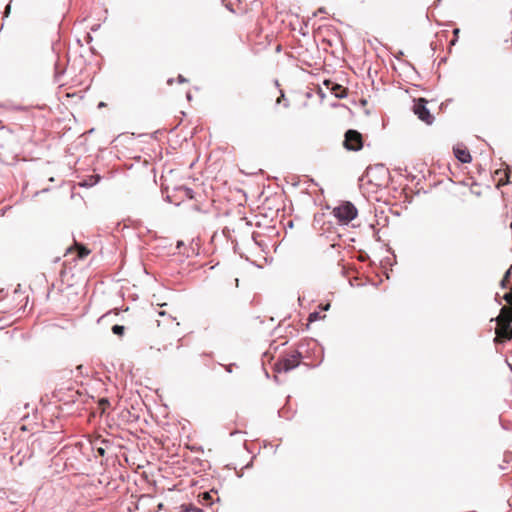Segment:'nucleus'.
Instances as JSON below:
<instances>
[{
    "label": "nucleus",
    "mask_w": 512,
    "mask_h": 512,
    "mask_svg": "<svg viewBox=\"0 0 512 512\" xmlns=\"http://www.w3.org/2000/svg\"><path fill=\"white\" fill-rule=\"evenodd\" d=\"M497 327L495 329L494 343L496 345L504 344L512 339V305L510 307L503 306L497 317L492 318Z\"/></svg>",
    "instance_id": "1"
},
{
    "label": "nucleus",
    "mask_w": 512,
    "mask_h": 512,
    "mask_svg": "<svg viewBox=\"0 0 512 512\" xmlns=\"http://www.w3.org/2000/svg\"><path fill=\"white\" fill-rule=\"evenodd\" d=\"M357 214V208L349 201H346L333 209V215L342 224H348L357 217Z\"/></svg>",
    "instance_id": "2"
},
{
    "label": "nucleus",
    "mask_w": 512,
    "mask_h": 512,
    "mask_svg": "<svg viewBox=\"0 0 512 512\" xmlns=\"http://www.w3.org/2000/svg\"><path fill=\"white\" fill-rule=\"evenodd\" d=\"M302 358V353L295 350L291 354H288L277 361L275 364V371L278 373L289 372L299 366Z\"/></svg>",
    "instance_id": "3"
},
{
    "label": "nucleus",
    "mask_w": 512,
    "mask_h": 512,
    "mask_svg": "<svg viewBox=\"0 0 512 512\" xmlns=\"http://www.w3.org/2000/svg\"><path fill=\"white\" fill-rule=\"evenodd\" d=\"M81 393L73 387H60L53 392V398L64 405L75 404L79 401Z\"/></svg>",
    "instance_id": "4"
},
{
    "label": "nucleus",
    "mask_w": 512,
    "mask_h": 512,
    "mask_svg": "<svg viewBox=\"0 0 512 512\" xmlns=\"http://www.w3.org/2000/svg\"><path fill=\"white\" fill-rule=\"evenodd\" d=\"M343 146L350 151H359L363 147L362 134L354 129H349L345 133Z\"/></svg>",
    "instance_id": "5"
},
{
    "label": "nucleus",
    "mask_w": 512,
    "mask_h": 512,
    "mask_svg": "<svg viewBox=\"0 0 512 512\" xmlns=\"http://www.w3.org/2000/svg\"><path fill=\"white\" fill-rule=\"evenodd\" d=\"M426 104L427 101L423 98H420L415 102L413 110L421 121L425 122L426 124H432L434 121V117L430 113Z\"/></svg>",
    "instance_id": "6"
},
{
    "label": "nucleus",
    "mask_w": 512,
    "mask_h": 512,
    "mask_svg": "<svg viewBox=\"0 0 512 512\" xmlns=\"http://www.w3.org/2000/svg\"><path fill=\"white\" fill-rule=\"evenodd\" d=\"M54 43L55 39L51 40L49 57L54 68V81L58 83L61 76L65 73V67L61 66L59 62V56L55 51Z\"/></svg>",
    "instance_id": "7"
},
{
    "label": "nucleus",
    "mask_w": 512,
    "mask_h": 512,
    "mask_svg": "<svg viewBox=\"0 0 512 512\" xmlns=\"http://www.w3.org/2000/svg\"><path fill=\"white\" fill-rule=\"evenodd\" d=\"M212 493L217 494L218 491L213 488L210 491H205V492L199 493V495H198V502L201 505H204V506L212 505L215 502V500L212 497ZM219 501H220V498L217 497L216 498V502H219Z\"/></svg>",
    "instance_id": "8"
},
{
    "label": "nucleus",
    "mask_w": 512,
    "mask_h": 512,
    "mask_svg": "<svg viewBox=\"0 0 512 512\" xmlns=\"http://www.w3.org/2000/svg\"><path fill=\"white\" fill-rule=\"evenodd\" d=\"M454 155L458 161L461 163H470L472 161V157L470 152L465 148L456 147L454 148Z\"/></svg>",
    "instance_id": "9"
},
{
    "label": "nucleus",
    "mask_w": 512,
    "mask_h": 512,
    "mask_svg": "<svg viewBox=\"0 0 512 512\" xmlns=\"http://www.w3.org/2000/svg\"><path fill=\"white\" fill-rule=\"evenodd\" d=\"M331 90L333 91L337 98H344L347 95L345 88L336 83L333 84Z\"/></svg>",
    "instance_id": "10"
},
{
    "label": "nucleus",
    "mask_w": 512,
    "mask_h": 512,
    "mask_svg": "<svg viewBox=\"0 0 512 512\" xmlns=\"http://www.w3.org/2000/svg\"><path fill=\"white\" fill-rule=\"evenodd\" d=\"M326 316L323 315L321 316L320 313L318 311H314V312H311L308 316V321L309 322H315L317 320H320V319H323L325 318Z\"/></svg>",
    "instance_id": "11"
},
{
    "label": "nucleus",
    "mask_w": 512,
    "mask_h": 512,
    "mask_svg": "<svg viewBox=\"0 0 512 512\" xmlns=\"http://www.w3.org/2000/svg\"><path fill=\"white\" fill-rule=\"evenodd\" d=\"M112 332L115 335L122 336L125 332V327L123 325L115 324L112 326Z\"/></svg>",
    "instance_id": "12"
},
{
    "label": "nucleus",
    "mask_w": 512,
    "mask_h": 512,
    "mask_svg": "<svg viewBox=\"0 0 512 512\" xmlns=\"http://www.w3.org/2000/svg\"><path fill=\"white\" fill-rule=\"evenodd\" d=\"M372 170H378V171H380V172H382V173H384V174H387V173H388V171L385 169V167H384V165H383V164H377V165H375L373 168H372V167H368V168H367V173H369V172H370V171H372Z\"/></svg>",
    "instance_id": "13"
},
{
    "label": "nucleus",
    "mask_w": 512,
    "mask_h": 512,
    "mask_svg": "<svg viewBox=\"0 0 512 512\" xmlns=\"http://www.w3.org/2000/svg\"><path fill=\"white\" fill-rule=\"evenodd\" d=\"M180 189H181V190H183V191L185 192V195H186V197H187V198H189V199H193V197H194V195H193V194H194V192H193V190H192L191 188H188V187H181Z\"/></svg>",
    "instance_id": "14"
},
{
    "label": "nucleus",
    "mask_w": 512,
    "mask_h": 512,
    "mask_svg": "<svg viewBox=\"0 0 512 512\" xmlns=\"http://www.w3.org/2000/svg\"><path fill=\"white\" fill-rule=\"evenodd\" d=\"M93 450L95 452V457L98 456H104L105 455V448L103 447H93Z\"/></svg>",
    "instance_id": "15"
},
{
    "label": "nucleus",
    "mask_w": 512,
    "mask_h": 512,
    "mask_svg": "<svg viewBox=\"0 0 512 512\" xmlns=\"http://www.w3.org/2000/svg\"><path fill=\"white\" fill-rule=\"evenodd\" d=\"M182 512H204V511L200 508L190 505V506L185 507Z\"/></svg>",
    "instance_id": "16"
},
{
    "label": "nucleus",
    "mask_w": 512,
    "mask_h": 512,
    "mask_svg": "<svg viewBox=\"0 0 512 512\" xmlns=\"http://www.w3.org/2000/svg\"><path fill=\"white\" fill-rule=\"evenodd\" d=\"M502 299L505 300L507 303H509L510 306H512V290L509 292H506L503 295Z\"/></svg>",
    "instance_id": "17"
},
{
    "label": "nucleus",
    "mask_w": 512,
    "mask_h": 512,
    "mask_svg": "<svg viewBox=\"0 0 512 512\" xmlns=\"http://www.w3.org/2000/svg\"><path fill=\"white\" fill-rule=\"evenodd\" d=\"M509 280L505 279L504 277L501 279L499 285L502 289H507L509 285Z\"/></svg>",
    "instance_id": "18"
},
{
    "label": "nucleus",
    "mask_w": 512,
    "mask_h": 512,
    "mask_svg": "<svg viewBox=\"0 0 512 512\" xmlns=\"http://www.w3.org/2000/svg\"><path fill=\"white\" fill-rule=\"evenodd\" d=\"M89 254V250L85 247L81 248V251L79 252V258H84Z\"/></svg>",
    "instance_id": "19"
},
{
    "label": "nucleus",
    "mask_w": 512,
    "mask_h": 512,
    "mask_svg": "<svg viewBox=\"0 0 512 512\" xmlns=\"http://www.w3.org/2000/svg\"><path fill=\"white\" fill-rule=\"evenodd\" d=\"M38 108L44 112L43 117H46V114L51 112L46 105L38 106Z\"/></svg>",
    "instance_id": "20"
},
{
    "label": "nucleus",
    "mask_w": 512,
    "mask_h": 512,
    "mask_svg": "<svg viewBox=\"0 0 512 512\" xmlns=\"http://www.w3.org/2000/svg\"><path fill=\"white\" fill-rule=\"evenodd\" d=\"M511 274H512V266L509 269L506 270V272L504 273L503 277L510 281Z\"/></svg>",
    "instance_id": "21"
},
{
    "label": "nucleus",
    "mask_w": 512,
    "mask_h": 512,
    "mask_svg": "<svg viewBox=\"0 0 512 512\" xmlns=\"http://www.w3.org/2000/svg\"><path fill=\"white\" fill-rule=\"evenodd\" d=\"M224 367V369L228 372V373H232V368L233 366H235V364L231 363V364H228V365H222Z\"/></svg>",
    "instance_id": "22"
},
{
    "label": "nucleus",
    "mask_w": 512,
    "mask_h": 512,
    "mask_svg": "<svg viewBox=\"0 0 512 512\" xmlns=\"http://www.w3.org/2000/svg\"><path fill=\"white\" fill-rule=\"evenodd\" d=\"M319 308H320V310L328 311L330 309V303L320 304Z\"/></svg>",
    "instance_id": "23"
},
{
    "label": "nucleus",
    "mask_w": 512,
    "mask_h": 512,
    "mask_svg": "<svg viewBox=\"0 0 512 512\" xmlns=\"http://www.w3.org/2000/svg\"><path fill=\"white\" fill-rule=\"evenodd\" d=\"M98 180H99V176H97V180L94 183H88V182L84 181L83 183H81V186H83V187L92 186V185L96 184L98 182Z\"/></svg>",
    "instance_id": "24"
},
{
    "label": "nucleus",
    "mask_w": 512,
    "mask_h": 512,
    "mask_svg": "<svg viewBox=\"0 0 512 512\" xmlns=\"http://www.w3.org/2000/svg\"><path fill=\"white\" fill-rule=\"evenodd\" d=\"M177 80H178L179 83L187 82V79L185 77H183L182 75H178Z\"/></svg>",
    "instance_id": "25"
},
{
    "label": "nucleus",
    "mask_w": 512,
    "mask_h": 512,
    "mask_svg": "<svg viewBox=\"0 0 512 512\" xmlns=\"http://www.w3.org/2000/svg\"><path fill=\"white\" fill-rule=\"evenodd\" d=\"M495 300H496V302H497L499 305H501L502 300L500 299L499 294H496V296H495Z\"/></svg>",
    "instance_id": "26"
},
{
    "label": "nucleus",
    "mask_w": 512,
    "mask_h": 512,
    "mask_svg": "<svg viewBox=\"0 0 512 512\" xmlns=\"http://www.w3.org/2000/svg\"><path fill=\"white\" fill-rule=\"evenodd\" d=\"M183 245H184L183 241H178L176 247L179 249Z\"/></svg>",
    "instance_id": "27"
},
{
    "label": "nucleus",
    "mask_w": 512,
    "mask_h": 512,
    "mask_svg": "<svg viewBox=\"0 0 512 512\" xmlns=\"http://www.w3.org/2000/svg\"><path fill=\"white\" fill-rule=\"evenodd\" d=\"M458 33H459V29H458V28H456V29H454V30H453V34H454L455 36H457V35H458Z\"/></svg>",
    "instance_id": "28"
},
{
    "label": "nucleus",
    "mask_w": 512,
    "mask_h": 512,
    "mask_svg": "<svg viewBox=\"0 0 512 512\" xmlns=\"http://www.w3.org/2000/svg\"><path fill=\"white\" fill-rule=\"evenodd\" d=\"M186 97H187V99H188V100H191V99H192V95H191V93H190V92H188V93L186 94Z\"/></svg>",
    "instance_id": "29"
},
{
    "label": "nucleus",
    "mask_w": 512,
    "mask_h": 512,
    "mask_svg": "<svg viewBox=\"0 0 512 512\" xmlns=\"http://www.w3.org/2000/svg\"><path fill=\"white\" fill-rule=\"evenodd\" d=\"M278 414H279L280 417H283V410H279Z\"/></svg>",
    "instance_id": "30"
},
{
    "label": "nucleus",
    "mask_w": 512,
    "mask_h": 512,
    "mask_svg": "<svg viewBox=\"0 0 512 512\" xmlns=\"http://www.w3.org/2000/svg\"><path fill=\"white\" fill-rule=\"evenodd\" d=\"M401 55H403V52H399L398 56H396V59H399V57H401Z\"/></svg>",
    "instance_id": "31"
},
{
    "label": "nucleus",
    "mask_w": 512,
    "mask_h": 512,
    "mask_svg": "<svg viewBox=\"0 0 512 512\" xmlns=\"http://www.w3.org/2000/svg\"><path fill=\"white\" fill-rule=\"evenodd\" d=\"M401 55H403V52H399L398 56H396V59H399V57H401Z\"/></svg>",
    "instance_id": "32"
},
{
    "label": "nucleus",
    "mask_w": 512,
    "mask_h": 512,
    "mask_svg": "<svg viewBox=\"0 0 512 512\" xmlns=\"http://www.w3.org/2000/svg\"><path fill=\"white\" fill-rule=\"evenodd\" d=\"M401 55H403V52H399L398 56H396V59H399V57H401Z\"/></svg>",
    "instance_id": "33"
},
{
    "label": "nucleus",
    "mask_w": 512,
    "mask_h": 512,
    "mask_svg": "<svg viewBox=\"0 0 512 512\" xmlns=\"http://www.w3.org/2000/svg\"><path fill=\"white\" fill-rule=\"evenodd\" d=\"M21 429H22V430H26V426H25V425H23V426L21 427Z\"/></svg>",
    "instance_id": "34"
},
{
    "label": "nucleus",
    "mask_w": 512,
    "mask_h": 512,
    "mask_svg": "<svg viewBox=\"0 0 512 512\" xmlns=\"http://www.w3.org/2000/svg\"><path fill=\"white\" fill-rule=\"evenodd\" d=\"M280 101H282V98L277 99V103H280Z\"/></svg>",
    "instance_id": "35"
},
{
    "label": "nucleus",
    "mask_w": 512,
    "mask_h": 512,
    "mask_svg": "<svg viewBox=\"0 0 512 512\" xmlns=\"http://www.w3.org/2000/svg\"><path fill=\"white\" fill-rule=\"evenodd\" d=\"M511 227H512V222H511Z\"/></svg>",
    "instance_id": "36"
}]
</instances>
